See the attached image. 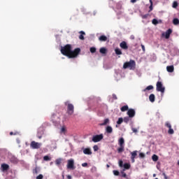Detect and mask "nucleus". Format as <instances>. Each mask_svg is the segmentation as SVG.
I'll return each instance as SVG.
<instances>
[{
	"mask_svg": "<svg viewBox=\"0 0 179 179\" xmlns=\"http://www.w3.org/2000/svg\"><path fill=\"white\" fill-rule=\"evenodd\" d=\"M155 94H151L149 96V100H150V101H151V103H155Z\"/></svg>",
	"mask_w": 179,
	"mask_h": 179,
	"instance_id": "nucleus-23",
	"label": "nucleus"
},
{
	"mask_svg": "<svg viewBox=\"0 0 179 179\" xmlns=\"http://www.w3.org/2000/svg\"><path fill=\"white\" fill-rule=\"evenodd\" d=\"M114 176H120V171H117V170H114L113 171Z\"/></svg>",
	"mask_w": 179,
	"mask_h": 179,
	"instance_id": "nucleus-43",
	"label": "nucleus"
},
{
	"mask_svg": "<svg viewBox=\"0 0 179 179\" xmlns=\"http://www.w3.org/2000/svg\"><path fill=\"white\" fill-rule=\"evenodd\" d=\"M80 36H79V38H80V40H85V36H85V34H86L85 33V31H80Z\"/></svg>",
	"mask_w": 179,
	"mask_h": 179,
	"instance_id": "nucleus-22",
	"label": "nucleus"
},
{
	"mask_svg": "<svg viewBox=\"0 0 179 179\" xmlns=\"http://www.w3.org/2000/svg\"><path fill=\"white\" fill-rule=\"evenodd\" d=\"M65 106H67V113L69 115H72L73 114L74 107L72 103H68V102L65 103Z\"/></svg>",
	"mask_w": 179,
	"mask_h": 179,
	"instance_id": "nucleus-4",
	"label": "nucleus"
},
{
	"mask_svg": "<svg viewBox=\"0 0 179 179\" xmlns=\"http://www.w3.org/2000/svg\"><path fill=\"white\" fill-rule=\"evenodd\" d=\"M136 1H138V0H131V3H135V2H136Z\"/></svg>",
	"mask_w": 179,
	"mask_h": 179,
	"instance_id": "nucleus-55",
	"label": "nucleus"
},
{
	"mask_svg": "<svg viewBox=\"0 0 179 179\" xmlns=\"http://www.w3.org/2000/svg\"><path fill=\"white\" fill-rule=\"evenodd\" d=\"M123 167H124L123 170H124V171L125 170H129L131 169V164L128 163H125L124 164Z\"/></svg>",
	"mask_w": 179,
	"mask_h": 179,
	"instance_id": "nucleus-20",
	"label": "nucleus"
},
{
	"mask_svg": "<svg viewBox=\"0 0 179 179\" xmlns=\"http://www.w3.org/2000/svg\"><path fill=\"white\" fill-rule=\"evenodd\" d=\"M106 166H107L108 168L110 167V165H108V164H107Z\"/></svg>",
	"mask_w": 179,
	"mask_h": 179,
	"instance_id": "nucleus-59",
	"label": "nucleus"
},
{
	"mask_svg": "<svg viewBox=\"0 0 179 179\" xmlns=\"http://www.w3.org/2000/svg\"><path fill=\"white\" fill-rule=\"evenodd\" d=\"M141 48H142L143 51L145 52V45H141Z\"/></svg>",
	"mask_w": 179,
	"mask_h": 179,
	"instance_id": "nucleus-53",
	"label": "nucleus"
},
{
	"mask_svg": "<svg viewBox=\"0 0 179 179\" xmlns=\"http://www.w3.org/2000/svg\"><path fill=\"white\" fill-rule=\"evenodd\" d=\"M145 156L146 155L143 152H140L139 153V157H141V159H145Z\"/></svg>",
	"mask_w": 179,
	"mask_h": 179,
	"instance_id": "nucleus-38",
	"label": "nucleus"
},
{
	"mask_svg": "<svg viewBox=\"0 0 179 179\" xmlns=\"http://www.w3.org/2000/svg\"><path fill=\"white\" fill-rule=\"evenodd\" d=\"M152 159L153 160V162H157V160H159V157L156 155H153L152 156Z\"/></svg>",
	"mask_w": 179,
	"mask_h": 179,
	"instance_id": "nucleus-33",
	"label": "nucleus"
},
{
	"mask_svg": "<svg viewBox=\"0 0 179 179\" xmlns=\"http://www.w3.org/2000/svg\"><path fill=\"white\" fill-rule=\"evenodd\" d=\"M120 47L122 48V50H128V45L125 41H122V43H120Z\"/></svg>",
	"mask_w": 179,
	"mask_h": 179,
	"instance_id": "nucleus-13",
	"label": "nucleus"
},
{
	"mask_svg": "<svg viewBox=\"0 0 179 179\" xmlns=\"http://www.w3.org/2000/svg\"><path fill=\"white\" fill-rule=\"evenodd\" d=\"M155 179H159V178H156Z\"/></svg>",
	"mask_w": 179,
	"mask_h": 179,
	"instance_id": "nucleus-60",
	"label": "nucleus"
},
{
	"mask_svg": "<svg viewBox=\"0 0 179 179\" xmlns=\"http://www.w3.org/2000/svg\"><path fill=\"white\" fill-rule=\"evenodd\" d=\"M61 163H62V159L59 158V159H57L55 160V164H56L57 166H59V164H61Z\"/></svg>",
	"mask_w": 179,
	"mask_h": 179,
	"instance_id": "nucleus-30",
	"label": "nucleus"
},
{
	"mask_svg": "<svg viewBox=\"0 0 179 179\" xmlns=\"http://www.w3.org/2000/svg\"><path fill=\"white\" fill-rule=\"evenodd\" d=\"M150 2L151 3V5H153V1H152V0H150Z\"/></svg>",
	"mask_w": 179,
	"mask_h": 179,
	"instance_id": "nucleus-57",
	"label": "nucleus"
},
{
	"mask_svg": "<svg viewBox=\"0 0 179 179\" xmlns=\"http://www.w3.org/2000/svg\"><path fill=\"white\" fill-rule=\"evenodd\" d=\"M129 108L128 107V105H126V106H122V107L120 108V110H121L122 113H124V112H125V111H128Z\"/></svg>",
	"mask_w": 179,
	"mask_h": 179,
	"instance_id": "nucleus-24",
	"label": "nucleus"
},
{
	"mask_svg": "<svg viewBox=\"0 0 179 179\" xmlns=\"http://www.w3.org/2000/svg\"><path fill=\"white\" fill-rule=\"evenodd\" d=\"M113 99H114V100H117V95H115V94H113Z\"/></svg>",
	"mask_w": 179,
	"mask_h": 179,
	"instance_id": "nucleus-49",
	"label": "nucleus"
},
{
	"mask_svg": "<svg viewBox=\"0 0 179 179\" xmlns=\"http://www.w3.org/2000/svg\"><path fill=\"white\" fill-rule=\"evenodd\" d=\"M172 6L174 8H177V6H178V3L177 1H173Z\"/></svg>",
	"mask_w": 179,
	"mask_h": 179,
	"instance_id": "nucleus-39",
	"label": "nucleus"
},
{
	"mask_svg": "<svg viewBox=\"0 0 179 179\" xmlns=\"http://www.w3.org/2000/svg\"><path fill=\"white\" fill-rule=\"evenodd\" d=\"M171 33H173V29H169L165 34H162V36H165V38L169 39L170 38V34H171Z\"/></svg>",
	"mask_w": 179,
	"mask_h": 179,
	"instance_id": "nucleus-11",
	"label": "nucleus"
},
{
	"mask_svg": "<svg viewBox=\"0 0 179 179\" xmlns=\"http://www.w3.org/2000/svg\"><path fill=\"white\" fill-rule=\"evenodd\" d=\"M108 122H110V120L108 118H106L103 120V123L100 124L101 127H104V125H107V124H108Z\"/></svg>",
	"mask_w": 179,
	"mask_h": 179,
	"instance_id": "nucleus-21",
	"label": "nucleus"
},
{
	"mask_svg": "<svg viewBox=\"0 0 179 179\" xmlns=\"http://www.w3.org/2000/svg\"><path fill=\"white\" fill-rule=\"evenodd\" d=\"M130 38H131V40H135V36L131 35V36H130Z\"/></svg>",
	"mask_w": 179,
	"mask_h": 179,
	"instance_id": "nucleus-51",
	"label": "nucleus"
},
{
	"mask_svg": "<svg viewBox=\"0 0 179 179\" xmlns=\"http://www.w3.org/2000/svg\"><path fill=\"white\" fill-rule=\"evenodd\" d=\"M30 146L31 148H32V149H40V146H41V144L36 141H31Z\"/></svg>",
	"mask_w": 179,
	"mask_h": 179,
	"instance_id": "nucleus-8",
	"label": "nucleus"
},
{
	"mask_svg": "<svg viewBox=\"0 0 179 179\" xmlns=\"http://www.w3.org/2000/svg\"><path fill=\"white\" fill-rule=\"evenodd\" d=\"M173 24L175 25V26H178L179 24V20L178 18H174L173 20Z\"/></svg>",
	"mask_w": 179,
	"mask_h": 179,
	"instance_id": "nucleus-28",
	"label": "nucleus"
},
{
	"mask_svg": "<svg viewBox=\"0 0 179 179\" xmlns=\"http://www.w3.org/2000/svg\"><path fill=\"white\" fill-rule=\"evenodd\" d=\"M106 131L107 134H113V127H111V126H107L106 128Z\"/></svg>",
	"mask_w": 179,
	"mask_h": 179,
	"instance_id": "nucleus-19",
	"label": "nucleus"
},
{
	"mask_svg": "<svg viewBox=\"0 0 179 179\" xmlns=\"http://www.w3.org/2000/svg\"><path fill=\"white\" fill-rule=\"evenodd\" d=\"M152 10H153V4H150L149 12H152Z\"/></svg>",
	"mask_w": 179,
	"mask_h": 179,
	"instance_id": "nucleus-46",
	"label": "nucleus"
},
{
	"mask_svg": "<svg viewBox=\"0 0 179 179\" xmlns=\"http://www.w3.org/2000/svg\"><path fill=\"white\" fill-rule=\"evenodd\" d=\"M135 110L130 108L127 111V115H129V118H134L135 117Z\"/></svg>",
	"mask_w": 179,
	"mask_h": 179,
	"instance_id": "nucleus-10",
	"label": "nucleus"
},
{
	"mask_svg": "<svg viewBox=\"0 0 179 179\" xmlns=\"http://www.w3.org/2000/svg\"><path fill=\"white\" fill-rule=\"evenodd\" d=\"M131 117H129V116L125 117H124V119H123V122H124L125 124H128V122H129V121H131Z\"/></svg>",
	"mask_w": 179,
	"mask_h": 179,
	"instance_id": "nucleus-29",
	"label": "nucleus"
},
{
	"mask_svg": "<svg viewBox=\"0 0 179 179\" xmlns=\"http://www.w3.org/2000/svg\"><path fill=\"white\" fill-rule=\"evenodd\" d=\"M50 120L53 124H57L59 121V116L57 113H52Z\"/></svg>",
	"mask_w": 179,
	"mask_h": 179,
	"instance_id": "nucleus-6",
	"label": "nucleus"
},
{
	"mask_svg": "<svg viewBox=\"0 0 179 179\" xmlns=\"http://www.w3.org/2000/svg\"><path fill=\"white\" fill-rule=\"evenodd\" d=\"M124 122V119L122 117H120L117 122V125H121Z\"/></svg>",
	"mask_w": 179,
	"mask_h": 179,
	"instance_id": "nucleus-34",
	"label": "nucleus"
},
{
	"mask_svg": "<svg viewBox=\"0 0 179 179\" xmlns=\"http://www.w3.org/2000/svg\"><path fill=\"white\" fill-rule=\"evenodd\" d=\"M101 54H107V49L106 48H101L99 50Z\"/></svg>",
	"mask_w": 179,
	"mask_h": 179,
	"instance_id": "nucleus-27",
	"label": "nucleus"
},
{
	"mask_svg": "<svg viewBox=\"0 0 179 179\" xmlns=\"http://www.w3.org/2000/svg\"><path fill=\"white\" fill-rule=\"evenodd\" d=\"M43 160L45 162H50V160H51V157H50L48 155H45V156L43 157Z\"/></svg>",
	"mask_w": 179,
	"mask_h": 179,
	"instance_id": "nucleus-35",
	"label": "nucleus"
},
{
	"mask_svg": "<svg viewBox=\"0 0 179 179\" xmlns=\"http://www.w3.org/2000/svg\"><path fill=\"white\" fill-rule=\"evenodd\" d=\"M33 173H34V174H38V171L37 170V168H35V169L33 170Z\"/></svg>",
	"mask_w": 179,
	"mask_h": 179,
	"instance_id": "nucleus-45",
	"label": "nucleus"
},
{
	"mask_svg": "<svg viewBox=\"0 0 179 179\" xmlns=\"http://www.w3.org/2000/svg\"><path fill=\"white\" fill-rule=\"evenodd\" d=\"M90 51L92 54H94V52H96V48L94 47L90 48Z\"/></svg>",
	"mask_w": 179,
	"mask_h": 179,
	"instance_id": "nucleus-36",
	"label": "nucleus"
},
{
	"mask_svg": "<svg viewBox=\"0 0 179 179\" xmlns=\"http://www.w3.org/2000/svg\"><path fill=\"white\" fill-rule=\"evenodd\" d=\"M132 131L133 132H134L135 134H136V132H138V129H135V128H132Z\"/></svg>",
	"mask_w": 179,
	"mask_h": 179,
	"instance_id": "nucleus-50",
	"label": "nucleus"
},
{
	"mask_svg": "<svg viewBox=\"0 0 179 179\" xmlns=\"http://www.w3.org/2000/svg\"><path fill=\"white\" fill-rule=\"evenodd\" d=\"M150 16V14L141 15L142 19H148Z\"/></svg>",
	"mask_w": 179,
	"mask_h": 179,
	"instance_id": "nucleus-37",
	"label": "nucleus"
},
{
	"mask_svg": "<svg viewBox=\"0 0 179 179\" xmlns=\"http://www.w3.org/2000/svg\"><path fill=\"white\" fill-rule=\"evenodd\" d=\"M82 166L83 167H87V162L83 163Z\"/></svg>",
	"mask_w": 179,
	"mask_h": 179,
	"instance_id": "nucleus-48",
	"label": "nucleus"
},
{
	"mask_svg": "<svg viewBox=\"0 0 179 179\" xmlns=\"http://www.w3.org/2000/svg\"><path fill=\"white\" fill-rule=\"evenodd\" d=\"M124 69H134L135 68V61L130 60L129 62H127L123 65Z\"/></svg>",
	"mask_w": 179,
	"mask_h": 179,
	"instance_id": "nucleus-2",
	"label": "nucleus"
},
{
	"mask_svg": "<svg viewBox=\"0 0 179 179\" xmlns=\"http://www.w3.org/2000/svg\"><path fill=\"white\" fill-rule=\"evenodd\" d=\"M131 159L132 163H135V158L136 157V156H138V151L135 150L131 152Z\"/></svg>",
	"mask_w": 179,
	"mask_h": 179,
	"instance_id": "nucleus-12",
	"label": "nucleus"
},
{
	"mask_svg": "<svg viewBox=\"0 0 179 179\" xmlns=\"http://www.w3.org/2000/svg\"><path fill=\"white\" fill-rule=\"evenodd\" d=\"M119 166L124 167V162L122 160H119Z\"/></svg>",
	"mask_w": 179,
	"mask_h": 179,
	"instance_id": "nucleus-41",
	"label": "nucleus"
},
{
	"mask_svg": "<svg viewBox=\"0 0 179 179\" xmlns=\"http://www.w3.org/2000/svg\"><path fill=\"white\" fill-rule=\"evenodd\" d=\"M67 178H68V179H72V176H71V175H68V176H67Z\"/></svg>",
	"mask_w": 179,
	"mask_h": 179,
	"instance_id": "nucleus-56",
	"label": "nucleus"
},
{
	"mask_svg": "<svg viewBox=\"0 0 179 179\" xmlns=\"http://www.w3.org/2000/svg\"><path fill=\"white\" fill-rule=\"evenodd\" d=\"M153 177H156V173H154V174H153Z\"/></svg>",
	"mask_w": 179,
	"mask_h": 179,
	"instance_id": "nucleus-58",
	"label": "nucleus"
},
{
	"mask_svg": "<svg viewBox=\"0 0 179 179\" xmlns=\"http://www.w3.org/2000/svg\"><path fill=\"white\" fill-rule=\"evenodd\" d=\"M67 169H69L70 170L75 169V162L73 161V159L67 161Z\"/></svg>",
	"mask_w": 179,
	"mask_h": 179,
	"instance_id": "nucleus-5",
	"label": "nucleus"
},
{
	"mask_svg": "<svg viewBox=\"0 0 179 179\" xmlns=\"http://www.w3.org/2000/svg\"><path fill=\"white\" fill-rule=\"evenodd\" d=\"M104 138V136L103 134H97L92 136V142H94V143H97V142H100V141L103 140Z\"/></svg>",
	"mask_w": 179,
	"mask_h": 179,
	"instance_id": "nucleus-3",
	"label": "nucleus"
},
{
	"mask_svg": "<svg viewBox=\"0 0 179 179\" xmlns=\"http://www.w3.org/2000/svg\"><path fill=\"white\" fill-rule=\"evenodd\" d=\"M1 169L3 171H7V170H9V165L3 164H1Z\"/></svg>",
	"mask_w": 179,
	"mask_h": 179,
	"instance_id": "nucleus-18",
	"label": "nucleus"
},
{
	"mask_svg": "<svg viewBox=\"0 0 179 179\" xmlns=\"http://www.w3.org/2000/svg\"><path fill=\"white\" fill-rule=\"evenodd\" d=\"M61 131H62V132H65V127H62V128L61 129Z\"/></svg>",
	"mask_w": 179,
	"mask_h": 179,
	"instance_id": "nucleus-54",
	"label": "nucleus"
},
{
	"mask_svg": "<svg viewBox=\"0 0 179 179\" xmlns=\"http://www.w3.org/2000/svg\"><path fill=\"white\" fill-rule=\"evenodd\" d=\"M99 41H107V36L102 35L99 38Z\"/></svg>",
	"mask_w": 179,
	"mask_h": 179,
	"instance_id": "nucleus-26",
	"label": "nucleus"
},
{
	"mask_svg": "<svg viewBox=\"0 0 179 179\" xmlns=\"http://www.w3.org/2000/svg\"><path fill=\"white\" fill-rule=\"evenodd\" d=\"M124 148L125 147L124 146H120V148L117 149L118 153H122V152L124 150Z\"/></svg>",
	"mask_w": 179,
	"mask_h": 179,
	"instance_id": "nucleus-32",
	"label": "nucleus"
},
{
	"mask_svg": "<svg viewBox=\"0 0 179 179\" xmlns=\"http://www.w3.org/2000/svg\"><path fill=\"white\" fill-rule=\"evenodd\" d=\"M152 24H159V21H157L156 19H153L152 21Z\"/></svg>",
	"mask_w": 179,
	"mask_h": 179,
	"instance_id": "nucleus-42",
	"label": "nucleus"
},
{
	"mask_svg": "<svg viewBox=\"0 0 179 179\" xmlns=\"http://www.w3.org/2000/svg\"><path fill=\"white\" fill-rule=\"evenodd\" d=\"M44 178V176L43 174H39L38 176H36V179H43Z\"/></svg>",
	"mask_w": 179,
	"mask_h": 179,
	"instance_id": "nucleus-44",
	"label": "nucleus"
},
{
	"mask_svg": "<svg viewBox=\"0 0 179 179\" xmlns=\"http://www.w3.org/2000/svg\"><path fill=\"white\" fill-rule=\"evenodd\" d=\"M115 52L116 55H122V52L121 51V49H120V48L115 49Z\"/></svg>",
	"mask_w": 179,
	"mask_h": 179,
	"instance_id": "nucleus-25",
	"label": "nucleus"
},
{
	"mask_svg": "<svg viewBox=\"0 0 179 179\" xmlns=\"http://www.w3.org/2000/svg\"><path fill=\"white\" fill-rule=\"evenodd\" d=\"M146 90H153V85H149L143 92H146Z\"/></svg>",
	"mask_w": 179,
	"mask_h": 179,
	"instance_id": "nucleus-31",
	"label": "nucleus"
},
{
	"mask_svg": "<svg viewBox=\"0 0 179 179\" xmlns=\"http://www.w3.org/2000/svg\"><path fill=\"white\" fill-rule=\"evenodd\" d=\"M165 127L169 129L168 131V134H169V135H173V134H174V129H171V124L169 122L165 123Z\"/></svg>",
	"mask_w": 179,
	"mask_h": 179,
	"instance_id": "nucleus-9",
	"label": "nucleus"
},
{
	"mask_svg": "<svg viewBox=\"0 0 179 179\" xmlns=\"http://www.w3.org/2000/svg\"><path fill=\"white\" fill-rule=\"evenodd\" d=\"M120 174L121 177H122L123 178L129 179V178H128V175H127V173H125V169H122L120 171Z\"/></svg>",
	"mask_w": 179,
	"mask_h": 179,
	"instance_id": "nucleus-15",
	"label": "nucleus"
},
{
	"mask_svg": "<svg viewBox=\"0 0 179 179\" xmlns=\"http://www.w3.org/2000/svg\"><path fill=\"white\" fill-rule=\"evenodd\" d=\"M93 149H94V152H97V150H99V145H94L93 146Z\"/></svg>",
	"mask_w": 179,
	"mask_h": 179,
	"instance_id": "nucleus-40",
	"label": "nucleus"
},
{
	"mask_svg": "<svg viewBox=\"0 0 179 179\" xmlns=\"http://www.w3.org/2000/svg\"><path fill=\"white\" fill-rule=\"evenodd\" d=\"M162 176H164V179H169V178L167 177V175H166V173H163Z\"/></svg>",
	"mask_w": 179,
	"mask_h": 179,
	"instance_id": "nucleus-47",
	"label": "nucleus"
},
{
	"mask_svg": "<svg viewBox=\"0 0 179 179\" xmlns=\"http://www.w3.org/2000/svg\"><path fill=\"white\" fill-rule=\"evenodd\" d=\"M84 155H92V150L90 148H84L83 150Z\"/></svg>",
	"mask_w": 179,
	"mask_h": 179,
	"instance_id": "nucleus-14",
	"label": "nucleus"
},
{
	"mask_svg": "<svg viewBox=\"0 0 179 179\" xmlns=\"http://www.w3.org/2000/svg\"><path fill=\"white\" fill-rule=\"evenodd\" d=\"M118 144L120 146L125 147V141L124 140V138L122 137L119 139Z\"/></svg>",
	"mask_w": 179,
	"mask_h": 179,
	"instance_id": "nucleus-17",
	"label": "nucleus"
},
{
	"mask_svg": "<svg viewBox=\"0 0 179 179\" xmlns=\"http://www.w3.org/2000/svg\"><path fill=\"white\" fill-rule=\"evenodd\" d=\"M157 92H161V93H164L165 88L164 87H163V84L162 83V82L158 81L157 83Z\"/></svg>",
	"mask_w": 179,
	"mask_h": 179,
	"instance_id": "nucleus-7",
	"label": "nucleus"
},
{
	"mask_svg": "<svg viewBox=\"0 0 179 179\" xmlns=\"http://www.w3.org/2000/svg\"><path fill=\"white\" fill-rule=\"evenodd\" d=\"M61 52L63 55L68 57V58H76L80 53V48H77L72 50V45L67 44L61 48Z\"/></svg>",
	"mask_w": 179,
	"mask_h": 179,
	"instance_id": "nucleus-1",
	"label": "nucleus"
},
{
	"mask_svg": "<svg viewBox=\"0 0 179 179\" xmlns=\"http://www.w3.org/2000/svg\"><path fill=\"white\" fill-rule=\"evenodd\" d=\"M10 135H17V133H13V131H10Z\"/></svg>",
	"mask_w": 179,
	"mask_h": 179,
	"instance_id": "nucleus-52",
	"label": "nucleus"
},
{
	"mask_svg": "<svg viewBox=\"0 0 179 179\" xmlns=\"http://www.w3.org/2000/svg\"><path fill=\"white\" fill-rule=\"evenodd\" d=\"M166 71L167 72H169L170 73H172V72H174V66H166Z\"/></svg>",
	"mask_w": 179,
	"mask_h": 179,
	"instance_id": "nucleus-16",
	"label": "nucleus"
}]
</instances>
